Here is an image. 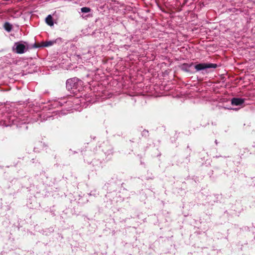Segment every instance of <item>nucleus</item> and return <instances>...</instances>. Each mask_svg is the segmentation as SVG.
Listing matches in <instances>:
<instances>
[{"mask_svg":"<svg viewBox=\"0 0 255 255\" xmlns=\"http://www.w3.org/2000/svg\"><path fill=\"white\" fill-rule=\"evenodd\" d=\"M41 115L39 114H36L34 116H32L30 114L26 116H19L15 117L14 116H8L7 117V120L4 121V125L5 127L11 126L12 125H15L17 127H20V125L28 123H33L34 122H38V121H42L41 119Z\"/></svg>","mask_w":255,"mask_h":255,"instance_id":"obj_1","label":"nucleus"},{"mask_svg":"<svg viewBox=\"0 0 255 255\" xmlns=\"http://www.w3.org/2000/svg\"><path fill=\"white\" fill-rule=\"evenodd\" d=\"M216 64L210 63H200L195 64L192 62L190 63H183L181 66V69L185 72L194 74L195 72L202 71L204 73V71L206 73L209 72V69H215L217 68Z\"/></svg>","mask_w":255,"mask_h":255,"instance_id":"obj_2","label":"nucleus"},{"mask_svg":"<svg viewBox=\"0 0 255 255\" xmlns=\"http://www.w3.org/2000/svg\"><path fill=\"white\" fill-rule=\"evenodd\" d=\"M67 101L64 98H59L58 99L52 100L48 102L47 104L44 107L45 111H49V113L55 114L54 115L47 116L45 120L50 119L52 117L57 115L58 114H65L62 111H54L56 108L62 107L64 104H66Z\"/></svg>","mask_w":255,"mask_h":255,"instance_id":"obj_3","label":"nucleus"},{"mask_svg":"<svg viewBox=\"0 0 255 255\" xmlns=\"http://www.w3.org/2000/svg\"><path fill=\"white\" fill-rule=\"evenodd\" d=\"M66 84L67 90L74 94L83 89V82L76 77L68 79Z\"/></svg>","mask_w":255,"mask_h":255,"instance_id":"obj_4","label":"nucleus"},{"mask_svg":"<svg viewBox=\"0 0 255 255\" xmlns=\"http://www.w3.org/2000/svg\"><path fill=\"white\" fill-rule=\"evenodd\" d=\"M28 48L27 43L23 41L15 42L12 47L13 51L18 54L25 53Z\"/></svg>","mask_w":255,"mask_h":255,"instance_id":"obj_5","label":"nucleus"},{"mask_svg":"<svg viewBox=\"0 0 255 255\" xmlns=\"http://www.w3.org/2000/svg\"><path fill=\"white\" fill-rule=\"evenodd\" d=\"M54 43H55V41H48L43 42L42 43V45H37L36 43H34L32 45V48H38L40 47H48L52 45Z\"/></svg>","mask_w":255,"mask_h":255,"instance_id":"obj_6","label":"nucleus"},{"mask_svg":"<svg viewBox=\"0 0 255 255\" xmlns=\"http://www.w3.org/2000/svg\"><path fill=\"white\" fill-rule=\"evenodd\" d=\"M244 99L234 98L232 99L231 104L232 105L241 106L244 104Z\"/></svg>","mask_w":255,"mask_h":255,"instance_id":"obj_7","label":"nucleus"},{"mask_svg":"<svg viewBox=\"0 0 255 255\" xmlns=\"http://www.w3.org/2000/svg\"><path fill=\"white\" fill-rule=\"evenodd\" d=\"M213 105L216 106L219 109H221L223 107V101L222 98L219 101L216 100L213 102Z\"/></svg>","mask_w":255,"mask_h":255,"instance_id":"obj_8","label":"nucleus"},{"mask_svg":"<svg viewBox=\"0 0 255 255\" xmlns=\"http://www.w3.org/2000/svg\"><path fill=\"white\" fill-rule=\"evenodd\" d=\"M45 22L49 26H51L54 25L52 16L50 14L46 17Z\"/></svg>","mask_w":255,"mask_h":255,"instance_id":"obj_9","label":"nucleus"},{"mask_svg":"<svg viewBox=\"0 0 255 255\" xmlns=\"http://www.w3.org/2000/svg\"><path fill=\"white\" fill-rule=\"evenodd\" d=\"M4 28L7 32H10L12 29V25L9 22H6L4 24Z\"/></svg>","mask_w":255,"mask_h":255,"instance_id":"obj_10","label":"nucleus"},{"mask_svg":"<svg viewBox=\"0 0 255 255\" xmlns=\"http://www.w3.org/2000/svg\"><path fill=\"white\" fill-rule=\"evenodd\" d=\"M81 11L83 13H88L91 11V9L89 7H83L81 8Z\"/></svg>","mask_w":255,"mask_h":255,"instance_id":"obj_11","label":"nucleus"},{"mask_svg":"<svg viewBox=\"0 0 255 255\" xmlns=\"http://www.w3.org/2000/svg\"><path fill=\"white\" fill-rule=\"evenodd\" d=\"M148 131L146 130H143L142 132V135L146 136L148 135Z\"/></svg>","mask_w":255,"mask_h":255,"instance_id":"obj_12","label":"nucleus"},{"mask_svg":"<svg viewBox=\"0 0 255 255\" xmlns=\"http://www.w3.org/2000/svg\"><path fill=\"white\" fill-rule=\"evenodd\" d=\"M86 101L87 102H91V100L89 99V98L87 99H86Z\"/></svg>","mask_w":255,"mask_h":255,"instance_id":"obj_13","label":"nucleus"},{"mask_svg":"<svg viewBox=\"0 0 255 255\" xmlns=\"http://www.w3.org/2000/svg\"><path fill=\"white\" fill-rule=\"evenodd\" d=\"M233 110L237 111V110H238V109H237V108H235V109H233Z\"/></svg>","mask_w":255,"mask_h":255,"instance_id":"obj_14","label":"nucleus"},{"mask_svg":"<svg viewBox=\"0 0 255 255\" xmlns=\"http://www.w3.org/2000/svg\"><path fill=\"white\" fill-rule=\"evenodd\" d=\"M215 142H216V144L217 143V140H215Z\"/></svg>","mask_w":255,"mask_h":255,"instance_id":"obj_15","label":"nucleus"}]
</instances>
